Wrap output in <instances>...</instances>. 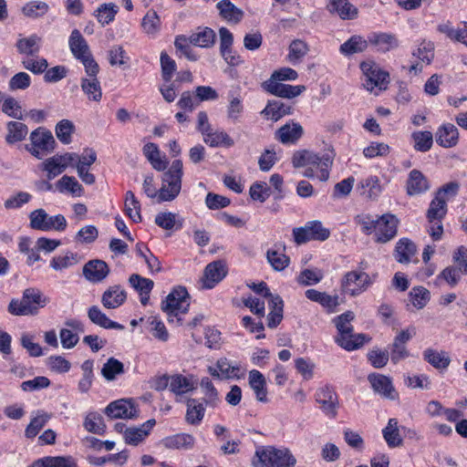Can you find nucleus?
Wrapping results in <instances>:
<instances>
[{"label":"nucleus","mask_w":467,"mask_h":467,"mask_svg":"<svg viewBox=\"0 0 467 467\" xmlns=\"http://www.w3.org/2000/svg\"><path fill=\"white\" fill-rule=\"evenodd\" d=\"M334 158L335 153L330 150L321 155L308 150H300L293 154L292 164L295 168L306 167L303 172L305 177H317L321 182H327L329 179Z\"/></svg>","instance_id":"nucleus-1"},{"label":"nucleus","mask_w":467,"mask_h":467,"mask_svg":"<svg viewBox=\"0 0 467 467\" xmlns=\"http://www.w3.org/2000/svg\"><path fill=\"white\" fill-rule=\"evenodd\" d=\"M354 318L355 314L352 311H347L334 319L335 326L339 334L336 338V342L348 351L362 347L366 338L364 334H353L351 321Z\"/></svg>","instance_id":"nucleus-2"},{"label":"nucleus","mask_w":467,"mask_h":467,"mask_svg":"<svg viewBox=\"0 0 467 467\" xmlns=\"http://www.w3.org/2000/svg\"><path fill=\"white\" fill-rule=\"evenodd\" d=\"M49 299L36 288H27L24 291L21 300L12 299L8 311L15 316H35L39 307H44Z\"/></svg>","instance_id":"nucleus-3"},{"label":"nucleus","mask_w":467,"mask_h":467,"mask_svg":"<svg viewBox=\"0 0 467 467\" xmlns=\"http://www.w3.org/2000/svg\"><path fill=\"white\" fill-rule=\"evenodd\" d=\"M254 457L262 467H295L296 463V459L287 448L262 447L256 450Z\"/></svg>","instance_id":"nucleus-4"},{"label":"nucleus","mask_w":467,"mask_h":467,"mask_svg":"<svg viewBox=\"0 0 467 467\" xmlns=\"http://www.w3.org/2000/svg\"><path fill=\"white\" fill-rule=\"evenodd\" d=\"M182 162L181 160L172 161L170 169L163 173L162 185L159 190V202L174 200L182 189Z\"/></svg>","instance_id":"nucleus-5"},{"label":"nucleus","mask_w":467,"mask_h":467,"mask_svg":"<svg viewBox=\"0 0 467 467\" xmlns=\"http://www.w3.org/2000/svg\"><path fill=\"white\" fill-rule=\"evenodd\" d=\"M190 306V296L183 286H177L166 296L161 303V310L167 315L169 322H173L174 317L178 323H182L180 314L188 312Z\"/></svg>","instance_id":"nucleus-6"},{"label":"nucleus","mask_w":467,"mask_h":467,"mask_svg":"<svg viewBox=\"0 0 467 467\" xmlns=\"http://www.w3.org/2000/svg\"><path fill=\"white\" fill-rule=\"evenodd\" d=\"M68 45L73 56L82 62L87 75H94L99 72V67L93 58L88 45L79 30L74 29L71 32Z\"/></svg>","instance_id":"nucleus-7"},{"label":"nucleus","mask_w":467,"mask_h":467,"mask_svg":"<svg viewBox=\"0 0 467 467\" xmlns=\"http://www.w3.org/2000/svg\"><path fill=\"white\" fill-rule=\"evenodd\" d=\"M364 75V88L372 92L376 88L379 90L386 89L389 83V73L382 70L373 61H364L360 64Z\"/></svg>","instance_id":"nucleus-8"},{"label":"nucleus","mask_w":467,"mask_h":467,"mask_svg":"<svg viewBox=\"0 0 467 467\" xmlns=\"http://www.w3.org/2000/svg\"><path fill=\"white\" fill-rule=\"evenodd\" d=\"M31 146L26 150L36 158L41 160L45 155L53 151L55 148V139L51 131L43 128H37L30 134Z\"/></svg>","instance_id":"nucleus-9"},{"label":"nucleus","mask_w":467,"mask_h":467,"mask_svg":"<svg viewBox=\"0 0 467 467\" xmlns=\"http://www.w3.org/2000/svg\"><path fill=\"white\" fill-rule=\"evenodd\" d=\"M30 225L33 229L41 231H64L67 220L64 215L49 216L44 209H36L30 213Z\"/></svg>","instance_id":"nucleus-10"},{"label":"nucleus","mask_w":467,"mask_h":467,"mask_svg":"<svg viewBox=\"0 0 467 467\" xmlns=\"http://www.w3.org/2000/svg\"><path fill=\"white\" fill-rule=\"evenodd\" d=\"M371 284V278L367 273L350 271L344 275L341 288L344 293L356 296L367 290Z\"/></svg>","instance_id":"nucleus-11"},{"label":"nucleus","mask_w":467,"mask_h":467,"mask_svg":"<svg viewBox=\"0 0 467 467\" xmlns=\"http://www.w3.org/2000/svg\"><path fill=\"white\" fill-rule=\"evenodd\" d=\"M376 242L385 244L392 240L398 233L399 219L392 213H385L377 219Z\"/></svg>","instance_id":"nucleus-12"},{"label":"nucleus","mask_w":467,"mask_h":467,"mask_svg":"<svg viewBox=\"0 0 467 467\" xmlns=\"http://www.w3.org/2000/svg\"><path fill=\"white\" fill-rule=\"evenodd\" d=\"M161 381L164 386H169L171 392L176 395H182L193 390L196 388L197 381L193 375L183 376L174 374L171 376H163Z\"/></svg>","instance_id":"nucleus-13"},{"label":"nucleus","mask_w":467,"mask_h":467,"mask_svg":"<svg viewBox=\"0 0 467 467\" xmlns=\"http://www.w3.org/2000/svg\"><path fill=\"white\" fill-rule=\"evenodd\" d=\"M104 412L110 419H134L138 415L131 400L124 399L110 402Z\"/></svg>","instance_id":"nucleus-14"},{"label":"nucleus","mask_w":467,"mask_h":467,"mask_svg":"<svg viewBox=\"0 0 467 467\" xmlns=\"http://www.w3.org/2000/svg\"><path fill=\"white\" fill-rule=\"evenodd\" d=\"M227 275L226 264L222 260H216L208 264L203 271L202 278V287L211 289L221 282Z\"/></svg>","instance_id":"nucleus-15"},{"label":"nucleus","mask_w":467,"mask_h":467,"mask_svg":"<svg viewBox=\"0 0 467 467\" xmlns=\"http://www.w3.org/2000/svg\"><path fill=\"white\" fill-rule=\"evenodd\" d=\"M368 380L373 390L383 398L390 400H395L399 398V394L389 377L382 374L371 373L368 376Z\"/></svg>","instance_id":"nucleus-16"},{"label":"nucleus","mask_w":467,"mask_h":467,"mask_svg":"<svg viewBox=\"0 0 467 467\" xmlns=\"http://www.w3.org/2000/svg\"><path fill=\"white\" fill-rule=\"evenodd\" d=\"M263 88L268 93L285 99L296 98L306 89V87L302 85L292 86L288 84H283L273 79H268L264 82Z\"/></svg>","instance_id":"nucleus-17"},{"label":"nucleus","mask_w":467,"mask_h":467,"mask_svg":"<svg viewBox=\"0 0 467 467\" xmlns=\"http://www.w3.org/2000/svg\"><path fill=\"white\" fill-rule=\"evenodd\" d=\"M109 274V268L106 262L95 259L85 264L83 275L85 278L92 283L103 281Z\"/></svg>","instance_id":"nucleus-18"},{"label":"nucleus","mask_w":467,"mask_h":467,"mask_svg":"<svg viewBox=\"0 0 467 467\" xmlns=\"http://www.w3.org/2000/svg\"><path fill=\"white\" fill-rule=\"evenodd\" d=\"M127 293L119 285L109 286L101 296V303L107 309H115L125 303Z\"/></svg>","instance_id":"nucleus-19"},{"label":"nucleus","mask_w":467,"mask_h":467,"mask_svg":"<svg viewBox=\"0 0 467 467\" xmlns=\"http://www.w3.org/2000/svg\"><path fill=\"white\" fill-rule=\"evenodd\" d=\"M436 142L443 148L454 147L459 140V131L452 123H445L438 128L436 134Z\"/></svg>","instance_id":"nucleus-20"},{"label":"nucleus","mask_w":467,"mask_h":467,"mask_svg":"<svg viewBox=\"0 0 467 467\" xmlns=\"http://www.w3.org/2000/svg\"><path fill=\"white\" fill-rule=\"evenodd\" d=\"M327 8L331 14L337 15L343 20H352L358 16V8L348 0H327Z\"/></svg>","instance_id":"nucleus-21"},{"label":"nucleus","mask_w":467,"mask_h":467,"mask_svg":"<svg viewBox=\"0 0 467 467\" xmlns=\"http://www.w3.org/2000/svg\"><path fill=\"white\" fill-rule=\"evenodd\" d=\"M292 111L291 105L274 99L268 101L265 108L261 111V115L266 119L278 121L283 117L292 114Z\"/></svg>","instance_id":"nucleus-22"},{"label":"nucleus","mask_w":467,"mask_h":467,"mask_svg":"<svg viewBox=\"0 0 467 467\" xmlns=\"http://www.w3.org/2000/svg\"><path fill=\"white\" fill-rule=\"evenodd\" d=\"M317 401L321 405L322 410L333 417L337 414V396L336 392L328 388H321L317 392Z\"/></svg>","instance_id":"nucleus-23"},{"label":"nucleus","mask_w":467,"mask_h":467,"mask_svg":"<svg viewBox=\"0 0 467 467\" xmlns=\"http://www.w3.org/2000/svg\"><path fill=\"white\" fill-rule=\"evenodd\" d=\"M303 133V127L299 123H286L276 130L275 139L283 144L295 143Z\"/></svg>","instance_id":"nucleus-24"},{"label":"nucleus","mask_w":467,"mask_h":467,"mask_svg":"<svg viewBox=\"0 0 467 467\" xmlns=\"http://www.w3.org/2000/svg\"><path fill=\"white\" fill-rule=\"evenodd\" d=\"M430 188L428 180L419 170H412L407 180L406 191L410 196L423 193Z\"/></svg>","instance_id":"nucleus-25"},{"label":"nucleus","mask_w":467,"mask_h":467,"mask_svg":"<svg viewBox=\"0 0 467 467\" xmlns=\"http://www.w3.org/2000/svg\"><path fill=\"white\" fill-rule=\"evenodd\" d=\"M88 317L94 325L106 329L123 330L125 328L123 325L110 320L98 306H92L88 309Z\"/></svg>","instance_id":"nucleus-26"},{"label":"nucleus","mask_w":467,"mask_h":467,"mask_svg":"<svg viewBox=\"0 0 467 467\" xmlns=\"http://www.w3.org/2000/svg\"><path fill=\"white\" fill-rule=\"evenodd\" d=\"M248 382L255 394L256 400L260 402H266L267 389L265 376L260 371L253 369L249 372Z\"/></svg>","instance_id":"nucleus-27"},{"label":"nucleus","mask_w":467,"mask_h":467,"mask_svg":"<svg viewBox=\"0 0 467 467\" xmlns=\"http://www.w3.org/2000/svg\"><path fill=\"white\" fill-rule=\"evenodd\" d=\"M203 141L213 148H231L234 145V140L223 130H210L204 133Z\"/></svg>","instance_id":"nucleus-28"},{"label":"nucleus","mask_w":467,"mask_h":467,"mask_svg":"<svg viewBox=\"0 0 467 467\" xmlns=\"http://www.w3.org/2000/svg\"><path fill=\"white\" fill-rule=\"evenodd\" d=\"M194 437L187 433H178L161 441L163 446L172 450H189L194 445Z\"/></svg>","instance_id":"nucleus-29"},{"label":"nucleus","mask_w":467,"mask_h":467,"mask_svg":"<svg viewBox=\"0 0 467 467\" xmlns=\"http://www.w3.org/2000/svg\"><path fill=\"white\" fill-rule=\"evenodd\" d=\"M368 43L381 52H388L399 46L396 36L389 33H373L368 36Z\"/></svg>","instance_id":"nucleus-30"},{"label":"nucleus","mask_w":467,"mask_h":467,"mask_svg":"<svg viewBox=\"0 0 467 467\" xmlns=\"http://www.w3.org/2000/svg\"><path fill=\"white\" fill-rule=\"evenodd\" d=\"M96 72L94 75H87L88 78L81 79V88L88 96V99L92 101L99 102L102 99V90L99 81L97 79Z\"/></svg>","instance_id":"nucleus-31"},{"label":"nucleus","mask_w":467,"mask_h":467,"mask_svg":"<svg viewBox=\"0 0 467 467\" xmlns=\"http://www.w3.org/2000/svg\"><path fill=\"white\" fill-rule=\"evenodd\" d=\"M416 252L415 244L408 238H402L396 244L394 256L399 263L408 264Z\"/></svg>","instance_id":"nucleus-32"},{"label":"nucleus","mask_w":467,"mask_h":467,"mask_svg":"<svg viewBox=\"0 0 467 467\" xmlns=\"http://www.w3.org/2000/svg\"><path fill=\"white\" fill-rule=\"evenodd\" d=\"M216 7L220 16L230 23L237 24L244 16L243 10L235 6L230 0H221L217 3Z\"/></svg>","instance_id":"nucleus-33"},{"label":"nucleus","mask_w":467,"mask_h":467,"mask_svg":"<svg viewBox=\"0 0 467 467\" xmlns=\"http://www.w3.org/2000/svg\"><path fill=\"white\" fill-rule=\"evenodd\" d=\"M422 355L424 360L437 369H445L451 363L450 356L443 350L438 351L433 348H426Z\"/></svg>","instance_id":"nucleus-34"},{"label":"nucleus","mask_w":467,"mask_h":467,"mask_svg":"<svg viewBox=\"0 0 467 467\" xmlns=\"http://www.w3.org/2000/svg\"><path fill=\"white\" fill-rule=\"evenodd\" d=\"M447 213V201L441 193H437L435 198L431 202L430 207L427 211V218L429 223L434 221H441Z\"/></svg>","instance_id":"nucleus-35"},{"label":"nucleus","mask_w":467,"mask_h":467,"mask_svg":"<svg viewBox=\"0 0 467 467\" xmlns=\"http://www.w3.org/2000/svg\"><path fill=\"white\" fill-rule=\"evenodd\" d=\"M202 392L203 394V403L209 408H216L220 402L219 393L213 384L212 380L205 377L200 383Z\"/></svg>","instance_id":"nucleus-36"},{"label":"nucleus","mask_w":467,"mask_h":467,"mask_svg":"<svg viewBox=\"0 0 467 467\" xmlns=\"http://www.w3.org/2000/svg\"><path fill=\"white\" fill-rule=\"evenodd\" d=\"M305 295L307 299L320 304L328 310H334L338 305V296H330L326 292H320L316 289H307Z\"/></svg>","instance_id":"nucleus-37"},{"label":"nucleus","mask_w":467,"mask_h":467,"mask_svg":"<svg viewBox=\"0 0 467 467\" xmlns=\"http://www.w3.org/2000/svg\"><path fill=\"white\" fill-rule=\"evenodd\" d=\"M360 194L366 195L371 200H376L382 192V187L379 177L370 175L359 182Z\"/></svg>","instance_id":"nucleus-38"},{"label":"nucleus","mask_w":467,"mask_h":467,"mask_svg":"<svg viewBox=\"0 0 467 467\" xmlns=\"http://www.w3.org/2000/svg\"><path fill=\"white\" fill-rule=\"evenodd\" d=\"M215 38L214 31L205 27L202 29L199 28L197 32L192 33L189 37V41L194 46L208 48L213 46Z\"/></svg>","instance_id":"nucleus-39"},{"label":"nucleus","mask_w":467,"mask_h":467,"mask_svg":"<svg viewBox=\"0 0 467 467\" xmlns=\"http://www.w3.org/2000/svg\"><path fill=\"white\" fill-rule=\"evenodd\" d=\"M31 467H78V465L71 456H49L36 461Z\"/></svg>","instance_id":"nucleus-40"},{"label":"nucleus","mask_w":467,"mask_h":467,"mask_svg":"<svg viewBox=\"0 0 467 467\" xmlns=\"http://www.w3.org/2000/svg\"><path fill=\"white\" fill-rule=\"evenodd\" d=\"M368 40L360 36H353L340 46V52L345 56L363 52L367 49Z\"/></svg>","instance_id":"nucleus-41"},{"label":"nucleus","mask_w":467,"mask_h":467,"mask_svg":"<svg viewBox=\"0 0 467 467\" xmlns=\"http://www.w3.org/2000/svg\"><path fill=\"white\" fill-rule=\"evenodd\" d=\"M204 407L202 403H200L195 399H189L187 400V410L185 420L189 424L197 425L199 424L204 416Z\"/></svg>","instance_id":"nucleus-42"},{"label":"nucleus","mask_w":467,"mask_h":467,"mask_svg":"<svg viewBox=\"0 0 467 467\" xmlns=\"http://www.w3.org/2000/svg\"><path fill=\"white\" fill-rule=\"evenodd\" d=\"M143 153L155 170L164 171L166 169L167 163L161 160L159 148L155 143L149 142L145 144Z\"/></svg>","instance_id":"nucleus-43"},{"label":"nucleus","mask_w":467,"mask_h":467,"mask_svg":"<svg viewBox=\"0 0 467 467\" xmlns=\"http://www.w3.org/2000/svg\"><path fill=\"white\" fill-rule=\"evenodd\" d=\"M125 213L134 222L141 221L140 203L131 191H128L125 195Z\"/></svg>","instance_id":"nucleus-44"},{"label":"nucleus","mask_w":467,"mask_h":467,"mask_svg":"<svg viewBox=\"0 0 467 467\" xmlns=\"http://www.w3.org/2000/svg\"><path fill=\"white\" fill-rule=\"evenodd\" d=\"M7 130L8 133L5 140L9 144L23 140L28 133L27 126L18 121L8 122Z\"/></svg>","instance_id":"nucleus-45"},{"label":"nucleus","mask_w":467,"mask_h":467,"mask_svg":"<svg viewBox=\"0 0 467 467\" xmlns=\"http://www.w3.org/2000/svg\"><path fill=\"white\" fill-rule=\"evenodd\" d=\"M124 373V365L115 358H109L101 368V375L108 381H113L118 375Z\"/></svg>","instance_id":"nucleus-46"},{"label":"nucleus","mask_w":467,"mask_h":467,"mask_svg":"<svg viewBox=\"0 0 467 467\" xmlns=\"http://www.w3.org/2000/svg\"><path fill=\"white\" fill-rule=\"evenodd\" d=\"M60 192H67L73 195L80 196L83 193V187L75 177L64 175L57 182Z\"/></svg>","instance_id":"nucleus-47"},{"label":"nucleus","mask_w":467,"mask_h":467,"mask_svg":"<svg viewBox=\"0 0 467 467\" xmlns=\"http://www.w3.org/2000/svg\"><path fill=\"white\" fill-rule=\"evenodd\" d=\"M383 437L389 447H398L401 445L402 439L398 429L396 419H390L388 425L383 429Z\"/></svg>","instance_id":"nucleus-48"},{"label":"nucleus","mask_w":467,"mask_h":467,"mask_svg":"<svg viewBox=\"0 0 467 467\" xmlns=\"http://www.w3.org/2000/svg\"><path fill=\"white\" fill-rule=\"evenodd\" d=\"M414 141V149L417 151L426 152L431 150L433 144V135L431 131H415L411 134Z\"/></svg>","instance_id":"nucleus-49"},{"label":"nucleus","mask_w":467,"mask_h":467,"mask_svg":"<svg viewBox=\"0 0 467 467\" xmlns=\"http://www.w3.org/2000/svg\"><path fill=\"white\" fill-rule=\"evenodd\" d=\"M55 132L63 144H69L72 140V134L75 132V125L69 119H62L57 123Z\"/></svg>","instance_id":"nucleus-50"},{"label":"nucleus","mask_w":467,"mask_h":467,"mask_svg":"<svg viewBox=\"0 0 467 467\" xmlns=\"http://www.w3.org/2000/svg\"><path fill=\"white\" fill-rule=\"evenodd\" d=\"M178 214L171 212L159 213L155 217V223L165 230L181 228L182 223L177 220Z\"/></svg>","instance_id":"nucleus-51"},{"label":"nucleus","mask_w":467,"mask_h":467,"mask_svg":"<svg viewBox=\"0 0 467 467\" xmlns=\"http://www.w3.org/2000/svg\"><path fill=\"white\" fill-rule=\"evenodd\" d=\"M49 10V5L43 1H30L22 7V13L30 18H37L45 16Z\"/></svg>","instance_id":"nucleus-52"},{"label":"nucleus","mask_w":467,"mask_h":467,"mask_svg":"<svg viewBox=\"0 0 467 467\" xmlns=\"http://www.w3.org/2000/svg\"><path fill=\"white\" fill-rule=\"evenodd\" d=\"M266 259L275 271H283L290 264V259L283 253L269 249L266 252Z\"/></svg>","instance_id":"nucleus-53"},{"label":"nucleus","mask_w":467,"mask_h":467,"mask_svg":"<svg viewBox=\"0 0 467 467\" xmlns=\"http://www.w3.org/2000/svg\"><path fill=\"white\" fill-rule=\"evenodd\" d=\"M41 38L36 35L29 37L21 38L16 43L18 51L22 54L34 55L39 51V43Z\"/></svg>","instance_id":"nucleus-54"},{"label":"nucleus","mask_w":467,"mask_h":467,"mask_svg":"<svg viewBox=\"0 0 467 467\" xmlns=\"http://www.w3.org/2000/svg\"><path fill=\"white\" fill-rule=\"evenodd\" d=\"M409 296L410 302L417 309L423 308L431 299L430 291L423 286L413 287Z\"/></svg>","instance_id":"nucleus-55"},{"label":"nucleus","mask_w":467,"mask_h":467,"mask_svg":"<svg viewBox=\"0 0 467 467\" xmlns=\"http://www.w3.org/2000/svg\"><path fill=\"white\" fill-rule=\"evenodd\" d=\"M244 111L243 100L240 96L229 94V103L227 105V118L233 122H236L241 118Z\"/></svg>","instance_id":"nucleus-56"},{"label":"nucleus","mask_w":467,"mask_h":467,"mask_svg":"<svg viewBox=\"0 0 467 467\" xmlns=\"http://www.w3.org/2000/svg\"><path fill=\"white\" fill-rule=\"evenodd\" d=\"M161 26V19L156 11L150 9L142 18L141 27L148 35H155Z\"/></svg>","instance_id":"nucleus-57"},{"label":"nucleus","mask_w":467,"mask_h":467,"mask_svg":"<svg viewBox=\"0 0 467 467\" xmlns=\"http://www.w3.org/2000/svg\"><path fill=\"white\" fill-rule=\"evenodd\" d=\"M84 427L88 431L96 434H102L106 429L102 416L96 412H91L87 415Z\"/></svg>","instance_id":"nucleus-58"},{"label":"nucleus","mask_w":467,"mask_h":467,"mask_svg":"<svg viewBox=\"0 0 467 467\" xmlns=\"http://www.w3.org/2000/svg\"><path fill=\"white\" fill-rule=\"evenodd\" d=\"M41 169L42 171H47V177L48 180H53L66 170L56 155L42 162Z\"/></svg>","instance_id":"nucleus-59"},{"label":"nucleus","mask_w":467,"mask_h":467,"mask_svg":"<svg viewBox=\"0 0 467 467\" xmlns=\"http://www.w3.org/2000/svg\"><path fill=\"white\" fill-rule=\"evenodd\" d=\"M118 12V6L113 3L103 4L96 11L98 21L102 25H108L113 21Z\"/></svg>","instance_id":"nucleus-60"},{"label":"nucleus","mask_w":467,"mask_h":467,"mask_svg":"<svg viewBox=\"0 0 467 467\" xmlns=\"http://www.w3.org/2000/svg\"><path fill=\"white\" fill-rule=\"evenodd\" d=\"M129 283L140 295L150 294L154 285L152 280L138 274H132L129 278Z\"/></svg>","instance_id":"nucleus-61"},{"label":"nucleus","mask_w":467,"mask_h":467,"mask_svg":"<svg viewBox=\"0 0 467 467\" xmlns=\"http://www.w3.org/2000/svg\"><path fill=\"white\" fill-rule=\"evenodd\" d=\"M323 276V272L320 269H305L300 272L296 280L298 284L307 286L319 283Z\"/></svg>","instance_id":"nucleus-62"},{"label":"nucleus","mask_w":467,"mask_h":467,"mask_svg":"<svg viewBox=\"0 0 467 467\" xmlns=\"http://www.w3.org/2000/svg\"><path fill=\"white\" fill-rule=\"evenodd\" d=\"M367 358L374 368H382L388 364L389 353L387 350L375 348L368 352Z\"/></svg>","instance_id":"nucleus-63"},{"label":"nucleus","mask_w":467,"mask_h":467,"mask_svg":"<svg viewBox=\"0 0 467 467\" xmlns=\"http://www.w3.org/2000/svg\"><path fill=\"white\" fill-rule=\"evenodd\" d=\"M412 56L422 63L429 65L434 57L433 43L423 41L419 47L412 52Z\"/></svg>","instance_id":"nucleus-64"}]
</instances>
